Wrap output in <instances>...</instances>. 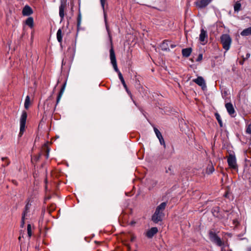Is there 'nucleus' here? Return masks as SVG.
<instances>
[{
	"label": "nucleus",
	"mask_w": 251,
	"mask_h": 251,
	"mask_svg": "<svg viewBox=\"0 0 251 251\" xmlns=\"http://www.w3.org/2000/svg\"><path fill=\"white\" fill-rule=\"evenodd\" d=\"M166 205L167 203L166 202H163L156 207L154 213L152 216L151 219L153 222L157 223L162 220V219L164 216L163 211L165 209Z\"/></svg>",
	"instance_id": "f257e3e1"
},
{
	"label": "nucleus",
	"mask_w": 251,
	"mask_h": 251,
	"mask_svg": "<svg viewBox=\"0 0 251 251\" xmlns=\"http://www.w3.org/2000/svg\"><path fill=\"white\" fill-rule=\"evenodd\" d=\"M221 42L223 45V48L228 50L230 47L231 39L229 35L225 34L221 36Z\"/></svg>",
	"instance_id": "f03ea898"
},
{
	"label": "nucleus",
	"mask_w": 251,
	"mask_h": 251,
	"mask_svg": "<svg viewBox=\"0 0 251 251\" xmlns=\"http://www.w3.org/2000/svg\"><path fill=\"white\" fill-rule=\"evenodd\" d=\"M209 236L210 241L218 246L222 247L224 245V243L214 232L210 231L209 232Z\"/></svg>",
	"instance_id": "7ed1b4c3"
},
{
	"label": "nucleus",
	"mask_w": 251,
	"mask_h": 251,
	"mask_svg": "<svg viewBox=\"0 0 251 251\" xmlns=\"http://www.w3.org/2000/svg\"><path fill=\"white\" fill-rule=\"evenodd\" d=\"M110 52V59L111 61V63L114 68V70L118 73V75L119 74V73H121L117 67V61L116 59V56L115 54V52L113 49V48L112 47V45H111V49L109 50Z\"/></svg>",
	"instance_id": "20e7f679"
},
{
	"label": "nucleus",
	"mask_w": 251,
	"mask_h": 251,
	"mask_svg": "<svg viewBox=\"0 0 251 251\" xmlns=\"http://www.w3.org/2000/svg\"><path fill=\"white\" fill-rule=\"evenodd\" d=\"M31 204L28 201L26 204L25 209L22 214V222L21 224V227H23L25 225V219H27L28 217L30 216V208Z\"/></svg>",
	"instance_id": "39448f33"
},
{
	"label": "nucleus",
	"mask_w": 251,
	"mask_h": 251,
	"mask_svg": "<svg viewBox=\"0 0 251 251\" xmlns=\"http://www.w3.org/2000/svg\"><path fill=\"white\" fill-rule=\"evenodd\" d=\"M27 118V113L25 111H23L20 118V130L19 136H21L25 129V126Z\"/></svg>",
	"instance_id": "423d86ee"
},
{
	"label": "nucleus",
	"mask_w": 251,
	"mask_h": 251,
	"mask_svg": "<svg viewBox=\"0 0 251 251\" xmlns=\"http://www.w3.org/2000/svg\"><path fill=\"white\" fill-rule=\"evenodd\" d=\"M227 163L229 167L234 170L237 169V165L236 163V159L235 156L233 154H230L227 157Z\"/></svg>",
	"instance_id": "0eeeda50"
},
{
	"label": "nucleus",
	"mask_w": 251,
	"mask_h": 251,
	"mask_svg": "<svg viewBox=\"0 0 251 251\" xmlns=\"http://www.w3.org/2000/svg\"><path fill=\"white\" fill-rule=\"evenodd\" d=\"M75 53V44L73 43L72 45L68 48L66 52L67 56L69 58L70 60L72 61L74 59Z\"/></svg>",
	"instance_id": "6e6552de"
},
{
	"label": "nucleus",
	"mask_w": 251,
	"mask_h": 251,
	"mask_svg": "<svg viewBox=\"0 0 251 251\" xmlns=\"http://www.w3.org/2000/svg\"><path fill=\"white\" fill-rule=\"evenodd\" d=\"M213 0H197L195 4L198 8H203L207 6Z\"/></svg>",
	"instance_id": "1a4fd4ad"
},
{
	"label": "nucleus",
	"mask_w": 251,
	"mask_h": 251,
	"mask_svg": "<svg viewBox=\"0 0 251 251\" xmlns=\"http://www.w3.org/2000/svg\"><path fill=\"white\" fill-rule=\"evenodd\" d=\"M226 108L228 113V114L231 116V117H235V111L234 110V108L233 106V105L229 102L227 103L225 105Z\"/></svg>",
	"instance_id": "9d476101"
},
{
	"label": "nucleus",
	"mask_w": 251,
	"mask_h": 251,
	"mask_svg": "<svg viewBox=\"0 0 251 251\" xmlns=\"http://www.w3.org/2000/svg\"><path fill=\"white\" fill-rule=\"evenodd\" d=\"M66 4L65 2L62 0L61 1V4L59 6V16L61 18V21H62L64 19V9L66 7Z\"/></svg>",
	"instance_id": "9b49d317"
},
{
	"label": "nucleus",
	"mask_w": 251,
	"mask_h": 251,
	"mask_svg": "<svg viewBox=\"0 0 251 251\" xmlns=\"http://www.w3.org/2000/svg\"><path fill=\"white\" fill-rule=\"evenodd\" d=\"M158 232V229L156 227L151 228L146 232V236L149 238H152L157 232Z\"/></svg>",
	"instance_id": "f8f14e48"
},
{
	"label": "nucleus",
	"mask_w": 251,
	"mask_h": 251,
	"mask_svg": "<svg viewBox=\"0 0 251 251\" xmlns=\"http://www.w3.org/2000/svg\"><path fill=\"white\" fill-rule=\"evenodd\" d=\"M119 79H120V80L121 81V82L122 83V84L123 85V86L125 88V89H126V92L127 93V94H128V95L131 97L132 98V94L130 92V91L128 90L127 87V85L126 84V82L125 81V80L124 79V77L121 74V73H119Z\"/></svg>",
	"instance_id": "ddd939ff"
},
{
	"label": "nucleus",
	"mask_w": 251,
	"mask_h": 251,
	"mask_svg": "<svg viewBox=\"0 0 251 251\" xmlns=\"http://www.w3.org/2000/svg\"><path fill=\"white\" fill-rule=\"evenodd\" d=\"M193 81L202 88L205 87V81L201 76H198L196 79H193Z\"/></svg>",
	"instance_id": "4468645a"
},
{
	"label": "nucleus",
	"mask_w": 251,
	"mask_h": 251,
	"mask_svg": "<svg viewBox=\"0 0 251 251\" xmlns=\"http://www.w3.org/2000/svg\"><path fill=\"white\" fill-rule=\"evenodd\" d=\"M207 37L206 31L202 28L201 30V33L200 34V40L201 42L204 41L205 39Z\"/></svg>",
	"instance_id": "2eb2a0df"
},
{
	"label": "nucleus",
	"mask_w": 251,
	"mask_h": 251,
	"mask_svg": "<svg viewBox=\"0 0 251 251\" xmlns=\"http://www.w3.org/2000/svg\"><path fill=\"white\" fill-rule=\"evenodd\" d=\"M24 16H29L31 13V8L28 5H25L22 11Z\"/></svg>",
	"instance_id": "dca6fc26"
},
{
	"label": "nucleus",
	"mask_w": 251,
	"mask_h": 251,
	"mask_svg": "<svg viewBox=\"0 0 251 251\" xmlns=\"http://www.w3.org/2000/svg\"><path fill=\"white\" fill-rule=\"evenodd\" d=\"M192 49L191 48L183 49L182 50V54L184 57H188L190 56L192 52Z\"/></svg>",
	"instance_id": "f3484780"
},
{
	"label": "nucleus",
	"mask_w": 251,
	"mask_h": 251,
	"mask_svg": "<svg viewBox=\"0 0 251 251\" xmlns=\"http://www.w3.org/2000/svg\"><path fill=\"white\" fill-rule=\"evenodd\" d=\"M241 35L243 36H246L251 35V27H248L244 29L241 32Z\"/></svg>",
	"instance_id": "a211bd4d"
},
{
	"label": "nucleus",
	"mask_w": 251,
	"mask_h": 251,
	"mask_svg": "<svg viewBox=\"0 0 251 251\" xmlns=\"http://www.w3.org/2000/svg\"><path fill=\"white\" fill-rule=\"evenodd\" d=\"M214 166L212 163H211L210 164H208L206 170V173L207 174H211L214 171Z\"/></svg>",
	"instance_id": "6ab92c4d"
},
{
	"label": "nucleus",
	"mask_w": 251,
	"mask_h": 251,
	"mask_svg": "<svg viewBox=\"0 0 251 251\" xmlns=\"http://www.w3.org/2000/svg\"><path fill=\"white\" fill-rule=\"evenodd\" d=\"M57 39L59 43H61L62 41V33L61 29L57 30L56 34Z\"/></svg>",
	"instance_id": "aec40b11"
},
{
	"label": "nucleus",
	"mask_w": 251,
	"mask_h": 251,
	"mask_svg": "<svg viewBox=\"0 0 251 251\" xmlns=\"http://www.w3.org/2000/svg\"><path fill=\"white\" fill-rule=\"evenodd\" d=\"M104 19H105V26H106V30L107 31V32H108V36H109L110 42H111V43H112V37H111V36L110 35V30H109V28L108 25L107 23V20H106V16L105 15H104Z\"/></svg>",
	"instance_id": "412c9836"
},
{
	"label": "nucleus",
	"mask_w": 251,
	"mask_h": 251,
	"mask_svg": "<svg viewBox=\"0 0 251 251\" xmlns=\"http://www.w3.org/2000/svg\"><path fill=\"white\" fill-rule=\"evenodd\" d=\"M29 104H30V97L29 96H27L26 97L25 104H24L25 108L26 109H27L28 108Z\"/></svg>",
	"instance_id": "4be33fe9"
},
{
	"label": "nucleus",
	"mask_w": 251,
	"mask_h": 251,
	"mask_svg": "<svg viewBox=\"0 0 251 251\" xmlns=\"http://www.w3.org/2000/svg\"><path fill=\"white\" fill-rule=\"evenodd\" d=\"M215 116L220 125V126L221 127H222L223 126V123H222V121L220 115L218 113H216L215 114Z\"/></svg>",
	"instance_id": "5701e85b"
},
{
	"label": "nucleus",
	"mask_w": 251,
	"mask_h": 251,
	"mask_svg": "<svg viewBox=\"0 0 251 251\" xmlns=\"http://www.w3.org/2000/svg\"><path fill=\"white\" fill-rule=\"evenodd\" d=\"M241 3L239 2V1H237L234 6V9L235 11L238 12L241 8Z\"/></svg>",
	"instance_id": "b1692460"
},
{
	"label": "nucleus",
	"mask_w": 251,
	"mask_h": 251,
	"mask_svg": "<svg viewBox=\"0 0 251 251\" xmlns=\"http://www.w3.org/2000/svg\"><path fill=\"white\" fill-rule=\"evenodd\" d=\"M168 46V41H164L162 44V49L163 50H169Z\"/></svg>",
	"instance_id": "393cba45"
},
{
	"label": "nucleus",
	"mask_w": 251,
	"mask_h": 251,
	"mask_svg": "<svg viewBox=\"0 0 251 251\" xmlns=\"http://www.w3.org/2000/svg\"><path fill=\"white\" fill-rule=\"evenodd\" d=\"M153 129H154V132L156 134V136H157V137L158 138L162 136L161 132L159 131V130L157 128L154 127L153 128Z\"/></svg>",
	"instance_id": "a878e982"
},
{
	"label": "nucleus",
	"mask_w": 251,
	"mask_h": 251,
	"mask_svg": "<svg viewBox=\"0 0 251 251\" xmlns=\"http://www.w3.org/2000/svg\"><path fill=\"white\" fill-rule=\"evenodd\" d=\"M64 87H65V84L64 85V86H63V87L62 88V89H61V90L60 91V93H59V95L57 98V103H58L59 102V100L64 92Z\"/></svg>",
	"instance_id": "bb28decb"
},
{
	"label": "nucleus",
	"mask_w": 251,
	"mask_h": 251,
	"mask_svg": "<svg viewBox=\"0 0 251 251\" xmlns=\"http://www.w3.org/2000/svg\"><path fill=\"white\" fill-rule=\"evenodd\" d=\"M81 14L79 13L77 19V25L78 27H79L81 25Z\"/></svg>",
	"instance_id": "cd10ccee"
},
{
	"label": "nucleus",
	"mask_w": 251,
	"mask_h": 251,
	"mask_svg": "<svg viewBox=\"0 0 251 251\" xmlns=\"http://www.w3.org/2000/svg\"><path fill=\"white\" fill-rule=\"evenodd\" d=\"M158 139L159 140L160 144L163 145L164 148H166V145H165V143L164 140V139L163 138V136H161V137H160Z\"/></svg>",
	"instance_id": "c85d7f7f"
},
{
	"label": "nucleus",
	"mask_w": 251,
	"mask_h": 251,
	"mask_svg": "<svg viewBox=\"0 0 251 251\" xmlns=\"http://www.w3.org/2000/svg\"><path fill=\"white\" fill-rule=\"evenodd\" d=\"M25 24L29 27L31 28V17H29L27 18V19L25 21Z\"/></svg>",
	"instance_id": "c756f323"
},
{
	"label": "nucleus",
	"mask_w": 251,
	"mask_h": 251,
	"mask_svg": "<svg viewBox=\"0 0 251 251\" xmlns=\"http://www.w3.org/2000/svg\"><path fill=\"white\" fill-rule=\"evenodd\" d=\"M27 233L28 236L30 237L31 236V225L28 224L27 225Z\"/></svg>",
	"instance_id": "7c9ffc66"
},
{
	"label": "nucleus",
	"mask_w": 251,
	"mask_h": 251,
	"mask_svg": "<svg viewBox=\"0 0 251 251\" xmlns=\"http://www.w3.org/2000/svg\"><path fill=\"white\" fill-rule=\"evenodd\" d=\"M100 3H101V6H102L103 9L104 10V4H105L106 0H100Z\"/></svg>",
	"instance_id": "2f4dec72"
},
{
	"label": "nucleus",
	"mask_w": 251,
	"mask_h": 251,
	"mask_svg": "<svg viewBox=\"0 0 251 251\" xmlns=\"http://www.w3.org/2000/svg\"><path fill=\"white\" fill-rule=\"evenodd\" d=\"M202 59V54H200L199 55L198 58L197 59V61H200Z\"/></svg>",
	"instance_id": "473e14b6"
},
{
	"label": "nucleus",
	"mask_w": 251,
	"mask_h": 251,
	"mask_svg": "<svg viewBox=\"0 0 251 251\" xmlns=\"http://www.w3.org/2000/svg\"><path fill=\"white\" fill-rule=\"evenodd\" d=\"M221 247H222L221 251H226V249H225V247H224V245L223 246H222Z\"/></svg>",
	"instance_id": "72a5a7b5"
},
{
	"label": "nucleus",
	"mask_w": 251,
	"mask_h": 251,
	"mask_svg": "<svg viewBox=\"0 0 251 251\" xmlns=\"http://www.w3.org/2000/svg\"><path fill=\"white\" fill-rule=\"evenodd\" d=\"M250 53H247L246 54V58L247 59L249 57H250Z\"/></svg>",
	"instance_id": "f704fd0d"
},
{
	"label": "nucleus",
	"mask_w": 251,
	"mask_h": 251,
	"mask_svg": "<svg viewBox=\"0 0 251 251\" xmlns=\"http://www.w3.org/2000/svg\"><path fill=\"white\" fill-rule=\"evenodd\" d=\"M170 46H171V47L172 48H174V47H176V45H173V44H171V45H170Z\"/></svg>",
	"instance_id": "c9c22d12"
},
{
	"label": "nucleus",
	"mask_w": 251,
	"mask_h": 251,
	"mask_svg": "<svg viewBox=\"0 0 251 251\" xmlns=\"http://www.w3.org/2000/svg\"><path fill=\"white\" fill-rule=\"evenodd\" d=\"M134 238H135V237H134V236H132V237H131V239H130V240H131V241H133L134 240Z\"/></svg>",
	"instance_id": "e433bc0d"
},
{
	"label": "nucleus",
	"mask_w": 251,
	"mask_h": 251,
	"mask_svg": "<svg viewBox=\"0 0 251 251\" xmlns=\"http://www.w3.org/2000/svg\"><path fill=\"white\" fill-rule=\"evenodd\" d=\"M2 160L3 161H4V160H7V158H6V157H2Z\"/></svg>",
	"instance_id": "4c0bfd02"
},
{
	"label": "nucleus",
	"mask_w": 251,
	"mask_h": 251,
	"mask_svg": "<svg viewBox=\"0 0 251 251\" xmlns=\"http://www.w3.org/2000/svg\"><path fill=\"white\" fill-rule=\"evenodd\" d=\"M248 251H251V247L248 249Z\"/></svg>",
	"instance_id": "58836bf2"
},
{
	"label": "nucleus",
	"mask_w": 251,
	"mask_h": 251,
	"mask_svg": "<svg viewBox=\"0 0 251 251\" xmlns=\"http://www.w3.org/2000/svg\"><path fill=\"white\" fill-rule=\"evenodd\" d=\"M37 140H38V139H37V138L36 137L35 138V142H36L37 141Z\"/></svg>",
	"instance_id": "ea45409f"
},
{
	"label": "nucleus",
	"mask_w": 251,
	"mask_h": 251,
	"mask_svg": "<svg viewBox=\"0 0 251 251\" xmlns=\"http://www.w3.org/2000/svg\"><path fill=\"white\" fill-rule=\"evenodd\" d=\"M37 140H38V139H37V138L36 137L35 138V142H36L37 141Z\"/></svg>",
	"instance_id": "a19ab883"
},
{
	"label": "nucleus",
	"mask_w": 251,
	"mask_h": 251,
	"mask_svg": "<svg viewBox=\"0 0 251 251\" xmlns=\"http://www.w3.org/2000/svg\"><path fill=\"white\" fill-rule=\"evenodd\" d=\"M9 164V162H7L6 164V165H8Z\"/></svg>",
	"instance_id": "79ce46f5"
},
{
	"label": "nucleus",
	"mask_w": 251,
	"mask_h": 251,
	"mask_svg": "<svg viewBox=\"0 0 251 251\" xmlns=\"http://www.w3.org/2000/svg\"><path fill=\"white\" fill-rule=\"evenodd\" d=\"M231 251V250H229V251Z\"/></svg>",
	"instance_id": "37998d69"
}]
</instances>
